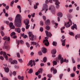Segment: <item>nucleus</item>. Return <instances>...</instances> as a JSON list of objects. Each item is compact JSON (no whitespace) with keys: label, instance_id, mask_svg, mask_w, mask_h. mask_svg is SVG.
<instances>
[{"label":"nucleus","instance_id":"nucleus-1","mask_svg":"<svg viewBox=\"0 0 80 80\" xmlns=\"http://www.w3.org/2000/svg\"><path fill=\"white\" fill-rule=\"evenodd\" d=\"M22 16L20 14H17L15 18L14 24L18 27H20L22 26V21H21Z\"/></svg>","mask_w":80,"mask_h":80},{"label":"nucleus","instance_id":"nucleus-2","mask_svg":"<svg viewBox=\"0 0 80 80\" xmlns=\"http://www.w3.org/2000/svg\"><path fill=\"white\" fill-rule=\"evenodd\" d=\"M45 33L46 34V36H47V37H45V39L46 40H44L43 41V42L45 43L44 44V45H46V46H48V45H49V42H48V40L47 39H48V37H50V36H52V34H51V33L50 32H48V31H45Z\"/></svg>","mask_w":80,"mask_h":80},{"label":"nucleus","instance_id":"nucleus-3","mask_svg":"<svg viewBox=\"0 0 80 80\" xmlns=\"http://www.w3.org/2000/svg\"><path fill=\"white\" fill-rule=\"evenodd\" d=\"M2 40H8L5 42L4 46V48H5L6 49H7V48L8 47V45H7V44H8L7 42L10 41V38L9 37H8L7 36H5L3 37V38H2Z\"/></svg>","mask_w":80,"mask_h":80},{"label":"nucleus","instance_id":"nucleus-4","mask_svg":"<svg viewBox=\"0 0 80 80\" xmlns=\"http://www.w3.org/2000/svg\"><path fill=\"white\" fill-rule=\"evenodd\" d=\"M69 22L64 24V25L66 28H68L69 27H70V26L72 25L73 23L71 20L69 19Z\"/></svg>","mask_w":80,"mask_h":80},{"label":"nucleus","instance_id":"nucleus-5","mask_svg":"<svg viewBox=\"0 0 80 80\" xmlns=\"http://www.w3.org/2000/svg\"><path fill=\"white\" fill-rule=\"evenodd\" d=\"M0 55H2V54L3 55L4 57H5V58L6 59V60H8V56L7 55V54H6V52H3V51H1L0 52Z\"/></svg>","mask_w":80,"mask_h":80},{"label":"nucleus","instance_id":"nucleus-6","mask_svg":"<svg viewBox=\"0 0 80 80\" xmlns=\"http://www.w3.org/2000/svg\"><path fill=\"white\" fill-rule=\"evenodd\" d=\"M29 37L30 40L32 41L33 40V38L34 37V35H33L32 32H29Z\"/></svg>","mask_w":80,"mask_h":80},{"label":"nucleus","instance_id":"nucleus-7","mask_svg":"<svg viewBox=\"0 0 80 80\" xmlns=\"http://www.w3.org/2000/svg\"><path fill=\"white\" fill-rule=\"evenodd\" d=\"M53 2H55V4L56 6V8H58L60 7V2H58V0H53Z\"/></svg>","mask_w":80,"mask_h":80},{"label":"nucleus","instance_id":"nucleus-8","mask_svg":"<svg viewBox=\"0 0 80 80\" xmlns=\"http://www.w3.org/2000/svg\"><path fill=\"white\" fill-rule=\"evenodd\" d=\"M42 10H45V13H47V11H48V5L47 4H43V7L42 8Z\"/></svg>","mask_w":80,"mask_h":80},{"label":"nucleus","instance_id":"nucleus-9","mask_svg":"<svg viewBox=\"0 0 80 80\" xmlns=\"http://www.w3.org/2000/svg\"><path fill=\"white\" fill-rule=\"evenodd\" d=\"M20 44H21L22 45H23V43H24V42L22 40H20L17 41L16 42V43L17 44V47H18V45L20 44Z\"/></svg>","mask_w":80,"mask_h":80},{"label":"nucleus","instance_id":"nucleus-10","mask_svg":"<svg viewBox=\"0 0 80 80\" xmlns=\"http://www.w3.org/2000/svg\"><path fill=\"white\" fill-rule=\"evenodd\" d=\"M52 71L53 72V73L55 74L57 73V71L56 69L52 67L51 68V72H52Z\"/></svg>","mask_w":80,"mask_h":80},{"label":"nucleus","instance_id":"nucleus-11","mask_svg":"<svg viewBox=\"0 0 80 80\" xmlns=\"http://www.w3.org/2000/svg\"><path fill=\"white\" fill-rule=\"evenodd\" d=\"M15 31L16 32L20 33V32H21V29L20 28H16L15 29Z\"/></svg>","mask_w":80,"mask_h":80},{"label":"nucleus","instance_id":"nucleus-12","mask_svg":"<svg viewBox=\"0 0 80 80\" xmlns=\"http://www.w3.org/2000/svg\"><path fill=\"white\" fill-rule=\"evenodd\" d=\"M24 23H25V25H27L29 24V19H25L23 21Z\"/></svg>","mask_w":80,"mask_h":80},{"label":"nucleus","instance_id":"nucleus-13","mask_svg":"<svg viewBox=\"0 0 80 80\" xmlns=\"http://www.w3.org/2000/svg\"><path fill=\"white\" fill-rule=\"evenodd\" d=\"M13 25V24L12 22H11L9 23V27L11 28H12V29H15V26Z\"/></svg>","mask_w":80,"mask_h":80},{"label":"nucleus","instance_id":"nucleus-14","mask_svg":"<svg viewBox=\"0 0 80 80\" xmlns=\"http://www.w3.org/2000/svg\"><path fill=\"white\" fill-rule=\"evenodd\" d=\"M33 62V60H31L28 62V66H30L31 65V67H33V64H32V63Z\"/></svg>","mask_w":80,"mask_h":80},{"label":"nucleus","instance_id":"nucleus-15","mask_svg":"<svg viewBox=\"0 0 80 80\" xmlns=\"http://www.w3.org/2000/svg\"><path fill=\"white\" fill-rule=\"evenodd\" d=\"M42 52L43 53H47V49L43 47L42 48Z\"/></svg>","mask_w":80,"mask_h":80},{"label":"nucleus","instance_id":"nucleus-16","mask_svg":"<svg viewBox=\"0 0 80 80\" xmlns=\"http://www.w3.org/2000/svg\"><path fill=\"white\" fill-rule=\"evenodd\" d=\"M61 41L62 43V46H65V41H66V39H65L64 40L61 39Z\"/></svg>","mask_w":80,"mask_h":80},{"label":"nucleus","instance_id":"nucleus-17","mask_svg":"<svg viewBox=\"0 0 80 80\" xmlns=\"http://www.w3.org/2000/svg\"><path fill=\"white\" fill-rule=\"evenodd\" d=\"M57 15L58 17H59L61 18V17H63V14L61 12H59L57 14Z\"/></svg>","mask_w":80,"mask_h":80},{"label":"nucleus","instance_id":"nucleus-18","mask_svg":"<svg viewBox=\"0 0 80 80\" xmlns=\"http://www.w3.org/2000/svg\"><path fill=\"white\" fill-rule=\"evenodd\" d=\"M18 63V62H17V61L16 60H12V61L11 62V64H17Z\"/></svg>","mask_w":80,"mask_h":80},{"label":"nucleus","instance_id":"nucleus-19","mask_svg":"<svg viewBox=\"0 0 80 80\" xmlns=\"http://www.w3.org/2000/svg\"><path fill=\"white\" fill-rule=\"evenodd\" d=\"M18 79L19 80H24V77L23 76H22L21 77L20 76L18 75Z\"/></svg>","mask_w":80,"mask_h":80},{"label":"nucleus","instance_id":"nucleus-20","mask_svg":"<svg viewBox=\"0 0 80 80\" xmlns=\"http://www.w3.org/2000/svg\"><path fill=\"white\" fill-rule=\"evenodd\" d=\"M75 28V29L76 30L77 29V25L76 24H74L73 26L71 27V29L72 30H74Z\"/></svg>","mask_w":80,"mask_h":80},{"label":"nucleus","instance_id":"nucleus-21","mask_svg":"<svg viewBox=\"0 0 80 80\" xmlns=\"http://www.w3.org/2000/svg\"><path fill=\"white\" fill-rule=\"evenodd\" d=\"M4 68V69L5 72L6 73H8L9 72V68Z\"/></svg>","mask_w":80,"mask_h":80},{"label":"nucleus","instance_id":"nucleus-22","mask_svg":"<svg viewBox=\"0 0 80 80\" xmlns=\"http://www.w3.org/2000/svg\"><path fill=\"white\" fill-rule=\"evenodd\" d=\"M56 52H57V51L56 50V49H55L52 50L51 51L52 53V54H53V55H55V54L56 53Z\"/></svg>","mask_w":80,"mask_h":80},{"label":"nucleus","instance_id":"nucleus-23","mask_svg":"<svg viewBox=\"0 0 80 80\" xmlns=\"http://www.w3.org/2000/svg\"><path fill=\"white\" fill-rule=\"evenodd\" d=\"M0 33H1V35L2 37H4L5 36V33L3 31H0Z\"/></svg>","mask_w":80,"mask_h":80},{"label":"nucleus","instance_id":"nucleus-24","mask_svg":"<svg viewBox=\"0 0 80 80\" xmlns=\"http://www.w3.org/2000/svg\"><path fill=\"white\" fill-rule=\"evenodd\" d=\"M43 61L44 62V63H45L47 61V58L46 57H44L43 58Z\"/></svg>","mask_w":80,"mask_h":80},{"label":"nucleus","instance_id":"nucleus-25","mask_svg":"<svg viewBox=\"0 0 80 80\" xmlns=\"http://www.w3.org/2000/svg\"><path fill=\"white\" fill-rule=\"evenodd\" d=\"M45 23L46 25H49L50 22V20L48 19L45 22Z\"/></svg>","mask_w":80,"mask_h":80},{"label":"nucleus","instance_id":"nucleus-26","mask_svg":"<svg viewBox=\"0 0 80 80\" xmlns=\"http://www.w3.org/2000/svg\"><path fill=\"white\" fill-rule=\"evenodd\" d=\"M33 73V69H30L29 70V71L28 72V73Z\"/></svg>","mask_w":80,"mask_h":80},{"label":"nucleus","instance_id":"nucleus-27","mask_svg":"<svg viewBox=\"0 0 80 80\" xmlns=\"http://www.w3.org/2000/svg\"><path fill=\"white\" fill-rule=\"evenodd\" d=\"M17 8H18L19 9L20 13H21V12H22V11H21V7H20V5L18 6Z\"/></svg>","mask_w":80,"mask_h":80},{"label":"nucleus","instance_id":"nucleus-28","mask_svg":"<svg viewBox=\"0 0 80 80\" xmlns=\"http://www.w3.org/2000/svg\"><path fill=\"white\" fill-rule=\"evenodd\" d=\"M64 62V59H63V58H62V59H60V62L61 63H63Z\"/></svg>","mask_w":80,"mask_h":80},{"label":"nucleus","instance_id":"nucleus-29","mask_svg":"<svg viewBox=\"0 0 80 80\" xmlns=\"http://www.w3.org/2000/svg\"><path fill=\"white\" fill-rule=\"evenodd\" d=\"M57 43L56 42L53 41L52 42L53 45V46H55V47L57 46Z\"/></svg>","mask_w":80,"mask_h":80},{"label":"nucleus","instance_id":"nucleus-30","mask_svg":"<svg viewBox=\"0 0 80 80\" xmlns=\"http://www.w3.org/2000/svg\"><path fill=\"white\" fill-rule=\"evenodd\" d=\"M53 66H54V65H56L57 64V62L55 61H54L53 62Z\"/></svg>","mask_w":80,"mask_h":80},{"label":"nucleus","instance_id":"nucleus-31","mask_svg":"<svg viewBox=\"0 0 80 80\" xmlns=\"http://www.w3.org/2000/svg\"><path fill=\"white\" fill-rule=\"evenodd\" d=\"M38 71H39V73H42V72H43V68H41Z\"/></svg>","mask_w":80,"mask_h":80},{"label":"nucleus","instance_id":"nucleus-32","mask_svg":"<svg viewBox=\"0 0 80 80\" xmlns=\"http://www.w3.org/2000/svg\"><path fill=\"white\" fill-rule=\"evenodd\" d=\"M77 38H80V34H78L77 35H76V36L75 37V38L76 39V40H77Z\"/></svg>","mask_w":80,"mask_h":80},{"label":"nucleus","instance_id":"nucleus-33","mask_svg":"<svg viewBox=\"0 0 80 80\" xmlns=\"http://www.w3.org/2000/svg\"><path fill=\"white\" fill-rule=\"evenodd\" d=\"M31 43L32 45H37V43H36V42H31Z\"/></svg>","mask_w":80,"mask_h":80},{"label":"nucleus","instance_id":"nucleus-34","mask_svg":"<svg viewBox=\"0 0 80 80\" xmlns=\"http://www.w3.org/2000/svg\"><path fill=\"white\" fill-rule=\"evenodd\" d=\"M16 33L15 32H12L11 34H10V36L11 37H12V36H13V35H15Z\"/></svg>","mask_w":80,"mask_h":80},{"label":"nucleus","instance_id":"nucleus-35","mask_svg":"<svg viewBox=\"0 0 80 80\" xmlns=\"http://www.w3.org/2000/svg\"><path fill=\"white\" fill-rule=\"evenodd\" d=\"M4 23H6L7 25H8V24H9V21H4Z\"/></svg>","mask_w":80,"mask_h":80},{"label":"nucleus","instance_id":"nucleus-36","mask_svg":"<svg viewBox=\"0 0 80 80\" xmlns=\"http://www.w3.org/2000/svg\"><path fill=\"white\" fill-rule=\"evenodd\" d=\"M13 3H14V1H12L11 2L10 5L11 7H13Z\"/></svg>","mask_w":80,"mask_h":80},{"label":"nucleus","instance_id":"nucleus-37","mask_svg":"<svg viewBox=\"0 0 80 80\" xmlns=\"http://www.w3.org/2000/svg\"><path fill=\"white\" fill-rule=\"evenodd\" d=\"M58 58L60 60L62 58H62V55L61 54H59L58 55Z\"/></svg>","mask_w":80,"mask_h":80},{"label":"nucleus","instance_id":"nucleus-38","mask_svg":"<svg viewBox=\"0 0 80 80\" xmlns=\"http://www.w3.org/2000/svg\"><path fill=\"white\" fill-rule=\"evenodd\" d=\"M46 28L47 30H49L50 28V27L49 26H47L46 27Z\"/></svg>","mask_w":80,"mask_h":80},{"label":"nucleus","instance_id":"nucleus-39","mask_svg":"<svg viewBox=\"0 0 80 80\" xmlns=\"http://www.w3.org/2000/svg\"><path fill=\"white\" fill-rule=\"evenodd\" d=\"M39 73L40 72H39V71H38L37 72H35V75H36L38 76V74H39Z\"/></svg>","mask_w":80,"mask_h":80},{"label":"nucleus","instance_id":"nucleus-40","mask_svg":"<svg viewBox=\"0 0 80 80\" xmlns=\"http://www.w3.org/2000/svg\"><path fill=\"white\" fill-rule=\"evenodd\" d=\"M70 76L72 77H75V73H71V74Z\"/></svg>","mask_w":80,"mask_h":80},{"label":"nucleus","instance_id":"nucleus-41","mask_svg":"<svg viewBox=\"0 0 80 80\" xmlns=\"http://www.w3.org/2000/svg\"><path fill=\"white\" fill-rule=\"evenodd\" d=\"M48 77L49 78H51L52 77V75L51 74H49L48 75H47Z\"/></svg>","mask_w":80,"mask_h":80},{"label":"nucleus","instance_id":"nucleus-42","mask_svg":"<svg viewBox=\"0 0 80 80\" xmlns=\"http://www.w3.org/2000/svg\"><path fill=\"white\" fill-rule=\"evenodd\" d=\"M26 25V29H28L29 28V27H30V25Z\"/></svg>","mask_w":80,"mask_h":80},{"label":"nucleus","instance_id":"nucleus-43","mask_svg":"<svg viewBox=\"0 0 80 80\" xmlns=\"http://www.w3.org/2000/svg\"><path fill=\"white\" fill-rule=\"evenodd\" d=\"M18 60L20 63H22L23 62V60L22 59H19Z\"/></svg>","mask_w":80,"mask_h":80},{"label":"nucleus","instance_id":"nucleus-44","mask_svg":"<svg viewBox=\"0 0 80 80\" xmlns=\"http://www.w3.org/2000/svg\"><path fill=\"white\" fill-rule=\"evenodd\" d=\"M17 57H18V58H20V53L19 52L17 53Z\"/></svg>","mask_w":80,"mask_h":80},{"label":"nucleus","instance_id":"nucleus-45","mask_svg":"<svg viewBox=\"0 0 80 80\" xmlns=\"http://www.w3.org/2000/svg\"><path fill=\"white\" fill-rule=\"evenodd\" d=\"M72 63H75V60L73 58H72Z\"/></svg>","mask_w":80,"mask_h":80},{"label":"nucleus","instance_id":"nucleus-46","mask_svg":"<svg viewBox=\"0 0 80 80\" xmlns=\"http://www.w3.org/2000/svg\"><path fill=\"white\" fill-rule=\"evenodd\" d=\"M38 54L39 55H42V53L41 51H39L38 52Z\"/></svg>","mask_w":80,"mask_h":80},{"label":"nucleus","instance_id":"nucleus-47","mask_svg":"<svg viewBox=\"0 0 80 80\" xmlns=\"http://www.w3.org/2000/svg\"><path fill=\"white\" fill-rule=\"evenodd\" d=\"M22 31L23 32H24L25 31V28H22L21 29Z\"/></svg>","mask_w":80,"mask_h":80},{"label":"nucleus","instance_id":"nucleus-48","mask_svg":"<svg viewBox=\"0 0 80 80\" xmlns=\"http://www.w3.org/2000/svg\"><path fill=\"white\" fill-rule=\"evenodd\" d=\"M32 63H33L32 65H33L34 66H35V65L36 64L35 60H34L33 61Z\"/></svg>","mask_w":80,"mask_h":80},{"label":"nucleus","instance_id":"nucleus-49","mask_svg":"<svg viewBox=\"0 0 80 80\" xmlns=\"http://www.w3.org/2000/svg\"><path fill=\"white\" fill-rule=\"evenodd\" d=\"M26 44L28 48H29V47H30V44H29L28 43L26 42Z\"/></svg>","mask_w":80,"mask_h":80},{"label":"nucleus","instance_id":"nucleus-50","mask_svg":"<svg viewBox=\"0 0 80 80\" xmlns=\"http://www.w3.org/2000/svg\"><path fill=\"white\" fill-rule=\"evenodd\" d=\"M8 19L9 20V21H12L13 20V18L11 17L9 18H8Z\"/></svg>","mask_w":80,"mask_h":80},{"label":"nucleus","instance_id":"nucleus-51","mask_svg":"<svg viewBox=\"0 0 80 80\" xmlns=\"http://www.w3.org/2000/svg\"><path fill=\"white\" fill-rule=\"evenodd\" d=\"M63 74H61L60 75L59 78L60 79H62V77H63Z\"/></svg>","mask_w":80,"mask_h":80},{"label":"nucleus","instance_id":"nucleus-52","mask_svg":"<svg viewBox=\"0 0 80 80\" xmlns=\"http://www.w3.org/2000/svg\"><path fill=\"white\" fill-rule=\"evenodd\" d=\"M14 68H16V69H18V68H20V67H19V66H14Z\"/></svg>","mask_w":80,"mask_h":80},{"label":"nucleus","instance_id":"nucleus-53","mask_svg":"<svg viewBox=\"0 0 80 80\" xmlns=\"http://www.w3.org/2000/svg\"><path fill=\"white\" fill-rule=\"evenodd\" d=\"M40 30L41 32H43V28L41 27L40 28Z\"/></svg>","mask_w":80,"mask_h":80},{"label":"nucleus","instance_id":"nucleus-54","mask_svg":"<svg viewBox=\"0 0 80 80\" xmlns=\"http://www.w3.org/2000/svg\"><path fill=\"white\" fill-rule=\"evenodd\" d=\"M64 61L65 62H66V63H68V60H67L65 58L64 60Z\"/></svg>","mask_w":80,"mask_h":80},{"label":"nucleus","instance_id":"nucleus-55","mask_svg":"<svg viewBox=\"0 0 80 80\" xmlns=\"http://www.w3.org/2000/svg\"><path fill=\"white\" fill-rule=\"evenodd\" d=\"M40 25L42 26H43V22L42 21H41L40 22Z\"/></svg>","mask_w":80,"mask_h":80},{"label":"nucleus","instance_id":"nucleus-56","mask_svg":"<svg viewBox=\"0 0 80 80\" xmlns=\"http://www.w3.org/2000/svg\"><path fill=\"white\" fill-rule=\"evenodd\" d=\"M35 13H34L33 14H31V16H32V17H35Z\"/></svg>","mask_w":80,"mask_h":80},{"label":"nucleus","instance_id":"nucleus-57","mask_svg":"<svg viewBox=\"0 0 80 80\" xmlns=\"http://www.w3.org/2000/svg\"><path fill=\"white\" fill-rule=\"evenodd\" d=\"M69 34L70 35H73V32H71L69 33Z\"/></svg>","mask_w":80,"mask_h":80},{"label":"nucleus","instance_id":"nucleus-58","mask_svg":"<svg viewBox=\"0 0 80 80\" xmlns=\"http://www.w3.org/2000/svg\"><path fill=\"white\" fill-rule=\"evenodd\" d=\"M34 9H37V8H38V6H37L36 5H34Z\"/></svg>","mask_w":80,"mask_h":80},{"label":"nucleus","instance_id":"nucleus-59","mask_svg":"<svg viewBox=\"0 0 80 80\" xmlns=\"http://www.w3.org/2000/svg\"><path fill=\"white\" fill-rule=\"evenodd\" d=\"M0 59H1L2 60H3L4 59V58L2 56H0Z\"/></svg>","mask_w":80,"mask_h":80},{"label":"nucleus","instance_id":"nucleus-60","mask_svg":"<svg viewBox=\"0 0 80 80\" xmlns=\"http://www.w3.org/2000/svg\"><path fill=\"white\" fill-rule=\"evenodd\" d=\"M2 80H8V78H3L2 79Z\"/></svg>","mask_w":80,"mask_h":80},{"label":"nucleus","instance_id":"nucleus-61","mask_svg":"<svg viewBox=\"0 0 80 80\" xmlns=\"http://www.w3.org/2000/svg\"><path fill=\"white\" fill-rule=\"evenodd\" d=\"M20 52L21 53H23V51L22 49H20Z\"/></svg>","mask_w":80,"mask_h":80},{"label":"nucleus","instance_id":"nucleus-62","mask_svg":"<svg viewBox=\"0 0 80 80\" xmlns=\"http://www.w3.org/2000/svg\"><path fill=\"white\" fill-rule=\"evenodd\" d=\"M42 18H43V20H45H45H46V17L45 16H43L42 17Z\"/></svg>","mask_w":80,"mask_h":80},{"label":"nucleus","instance_id":"nucleus-63","mask_svg":"<svg viewBox=\"0 0 80 80\" xmlns=\"http://www.w3.org/2000/svg\"><path fill=\"white\" fill-rule=\"evenodd\" d=\"M8 8H9V6H7L6 7V10H8Z\"/></svg>","mask_w":80,"mask_h":80},{"label":"nucleus","instance_id":"nucleus-64","mask_svg":"<svg viewBox=\"0 0 80 80\" xmlns=\"http://www.w3.org/2000/svg\"><path fill=\"white\" fill-rule=\"evenodd\" d=\"M16 71H14L13 73V75L15 76L16 75Z\"/></svg>","mask_w":80,"mask_h":80}]
</instances>
